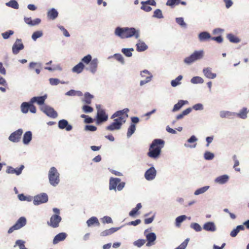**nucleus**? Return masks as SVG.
I'll return each mask as SVG.
<instances>
[{"label": "nucleus", "mask_w": 249, "mask_h": 249, "mask_svg": "<svg viewBox=\"0 0 249 249\" xmlns=\"http://www.w3.org/2000/svg\"><path fill=\"white\" fill-rule=\"evenodd\" d=\"M58 12L53 8L49 10L47 13L48 18L52 20L55 19L58 17Z\"/></svg>", "instance_id": "34"}, {"label": "nucleus", "mask_w": 249, "mask_h": 249, "mask_svg": "<svg viewBox=\"0 0 249 249\" xmlns=\"http://www.w3.org/2000/svg\"><path fill=\"white\" fill-rule=\"evenodd\" d=\"M190 227L197 232L200 231L202 230L201 227L197 223H191L190 225Z\"/></svg>", "instance_id": "57"}, {"label": "nucleus", "mask_w": 249, "mask_h": 249, "mask_svg": "<svg viewBox=\"0 0 249 249\" xmlns=\"http://www.w3.org/2000/svg\"><path fill=\"white\" fill-rule=\"evenodd\" d=\"M125 183L121 181V179L117 178L111 177L109 180V190L115 192L121 191L124 188Z\"/></svg>", "instance_id": "4"}, {"label": "nucleus", "mask_w": 249, "mask_h": 249, "mask_svg": "<svg viewBox=\"0 0 249 249\" xmlns=\"http://www.w3.org/2000/svg\"><path fill=\"white\" fill-rule=\"evenodd\" d=\"M49 83L52 86H56L61 83L62 84L67 83L64 81H61L58 78H51L49 79Z\"/></svg>", "instance_id": "46"}, {"label": "nucleus", "mask_w": 249, "mask_h": 249, "mask_svg": "<svg viewBox=\"0 0 249 249\" xmlns=\"http://www.w3.org/2000/svg\"><path fill=\"white\" fill-rule=\"evenodd\" d=\"M30 101L28 102H23L20 105L21 111L23 114H26L29 110Z\"/></svg>", "instance_id": "36"}, {"label": "nucleus", "mask_w": 249, "mask_h": 249, "mask_svg": "<svg viewBox=\"0 0 249 249\" xmlns=\"http://www.w3.org/2000/svg\"><path fill=\"white\" fill-rule=\"evenodd\" d=\"M179 0H167L166 5L171 7H173L176 4L179 3Z\"/></svg>", "instance_id": "62"}, {"label": "nucleus", "mask_w": 249, "mask_h": 249, "mask_svg": "<svg viewBox=\"0 0 249 249\" xmlns=\"http://www.w3.org/2000/svg\"><path fill=\"white\" fill-rule=\"evenodd\" d=\"M176 22L182 28H186L187 24L184 22L183 18H176Z\"/></svg>", "instance_id": "53"}, {"label": "nucleus", "mask_w": 249, "mask_h": 249, "mask_svg": "<svg viewBox=\"0 0 249 249\" xmlns=\"http://www.w3.org/2000/svg\"><path fill=\"white\" fill-rule=\"evenodd\" d=\"M229 179V176L227 175H223L216 178L214 181L215 183L219 184H224L226 183Z\"/></svg>", "instance_id": "23"}, {"label": "nucleus", "mask_w": 249, "mask_h": 249, "mask_svg": "<svg viewBox=\"0 0 249 249\" xmlns=\"http://www.w3.org/2000/svg\"><path fill=\"white\" fill-rule=\"evenodd\" d=\"M25 241L22 240H18L15 242V245L14 247L16 246H18L19 249H28L25 247Z\"/></svg>", "instance_id": "52"}, {"label": "nucleus", "mask_w": 249, "mask_h": 249, "mask_svg": "<svg viewBox=\"0 0 249 249\" xmlns=\"http://www.w3.org/2000/svg\"><path fill=\"white\" fill-rule=\"evenodd\" d=\"M121 227L117 228H111L107 230H106L100 233L101 236H106L109 235L121 229Z\"/></svg>", "instance_id": "30"}, {"label": "nucleus", "mask_w": 249, "mask_h": 249, "mask_svg": "<svg viewBox=\"0 0 249 249\" xmlns=\"http://www.w3.org/2000/svg\"><path fill=\"white\" fill-rule=\"evenodd\" d=\"M249 112V110L247 107H244L239 110L238 113H235V116L242 119H246L248 117V114Z\"/></svg>", "instance_id": "24"}, {"label": "nucleus", "mask_w": 249, "mask_h": 249, "mask_svg": "<svg viewBox=\"0 0 249 249\" xmlns=\"http://www.w3.org/2000/svg\"><path fill=\"white\" fill-rule=\"evenodd\" d=\"M61 220L62 218L59 215L53 214L51 216L50 221L48 222L47 224L51 227L56 228L59 227Z\"/></svg>", "instance_id": "11"}, {"label": "nucleus", "mask_w": 249, "mask_h": 249, "mask_svg": "<svg viewBox=\"0 0 249 249\" xmlns=\"http://www.w3.org/2000/svg\"><path fill=\"white\" fill-rule=\"evenodd\" d=\"M58 126L60 129H65L67 131H70L72 129V125L70 124L68 121L65 119H62L59 121Z\"/></svg>", "instance_id": "18"}, {"label": "nucleus", "mask_w": 249, "mask_h": 249, "mask_svg": "<svg viewBox=\"0 0 249 249\" xmlns=\"http://www.w3.org/2000/svg\"><path fill=\"white\" fill-rule=\"evenodd\" d=\"M92 56L89 54L82 58L81 62H82L84 64L89 65L92 61Z\"/></svg>", "instance_id": "48"}, {"label": "nucleus", "mask_w": 249, "mask_h": 249, "mask_svg": "<svg viewBox=\"0 0 249 249\" xmlns=\"http://www.w3.org/2000/svg\"><path fill=\"white\" fill-rule=\"evenodd\" d=\"M47 95H44L41 96H35L30 99L31 103H36L39 105H42L44 104L45 100L47 99Z\"/></svg>", "instance_id": "19"}, {"label": "nucleus", "mask_w": 249, "mask_h": 249, "mask_svg": "<svg viewBox=\"0 0 249 249\" xmlns=\"http://www.w3.org/2000/svg\"><path fill=\"white\" fill-rule=\"evenodd\" d=\"M203 229L206 231L214 232L216 230V226L213 222H207L203 226Z\"/></svg>", "instance_id": "21"}, {"label": "nucleus", "mask_w": 249, "mask_h": 249, "mask_svg": "<svg viewBox=\"0 0 249 249\" xmlns=\"http://www.w3.org/2000/svg\"><path fill=\"white\" fill-rule=\"evenodd\" d=\"M67 234L65 232H60L56 235L53 239V244L55 245L59 242L64 241L67 237Z\"/></svg>", "instance_id": "25"}, {"label": "nucleus", "mask_w": 249, "mask_h": 249, "mask_svg": "<svg viewBox=\"0 0 249 249\" xmlns=\"http://www.w3.org/2000/svg\"><path fill=\"white\" fill-rule=\"evenodd\" d=\"M48 201V195L44 193H41L34 197L33 203L35 205H39Z\"/></svg>", "instance_id": "8"}, {"label": "nucleus", "mask_w": 249, "mask_h": 249, "mask_svg": "<svg viewBox=\"0 0 249 249\" xmlns=\"http://www.w3.org/2000/svg\"><path fill=\"white\" fill-rule=\"evenodd\" d=\"M146 242V240L144 239H138L133 242L134 246L138 248L142 247Z\"/></svg>", "instance_id": "55"}, {"label": "nucleus", "mask_w": 249, "mask_h": 249, "mask_svg": "<svg viewBox=\"0 0 249 249\" xmlns=\"http://www.w3.org/2000/svg\"><path fill=\"white\" fill-rule=\"evenodd\" d=\"M24 48V45L20 39H17L12 46V52L15 54L18 53L19 51Z\"/></svg>", "instance_id": "17"}, {"label": "nucleus", "mask_w": 249, "mask_h": 249, "mask_svg": "<svg viewBox=\"0 0 249 249\" xmlns=\"http://www.w3.org/2000/svg\"><path fill=\"white\" fill-rule=\"evenodd\" d=\"M27 223L26 218L25 217H20L16 222L14 225L18 230L21 229L26 225Z\"/></svg>", "instance_id": "29"}, {"label": "nucleus", "mask_w": 249, "mask_h": 249, "mask_svg": "<svg viewBox=\"0 0 249 249\" xmlns=\"http://www.w3.org/2000/svg\"><path fill=\"white\" fill-rule=\"evenodd\" d=\"M188 104L187 100H179L178 102L174 105L172 109V112H175L180 110L183 106Z\"/></svg>", "instance_id": "26"}, {"label": "nucleus", "mask_w": 249, "mask_h": 249, "mask_svg": "<svg viewBox=\"0 0 249 249\" xmlns=\"http://www.w3.org/2000/svg\"><path fill=\"white\" fill-rule=\"evenodd\" d=\"M5 5L8 7H11L15 9H18L19 8V4L16 0H10L9 1L6 2Z\"/></svg>", "instance_id": "41"}, {"label": "nucleus", "mask_w": 249, "mask_h": 249, "mask_svg": "<svg viewBox=\"0 0 249 249\" xmlns=\"http://www.w3.org/2000/svg\"><path fill=\"white\" fill-rule=\"evenodd\" d=\"M66 96H82L83 95V93L80 91L75 90L74 89H71L65 93Z\"/></svg>", "instance_id": "39"}, {"label": "nucleus", "mask_w": 249, "mask_h": 249, "mask_svg": "<svg viewBox=\"0 0 249 249\" xmlns=\"http://www.w3.org/2000/svg\"><path fill=\"white\" fill-rule=\"evenodd\" d=\"M153 17L159 19L162 18L163 16L162 15L161 10L159 9L155 10Z\"/></svg>", "instance_id": "56"}, {"label": "nucleus", "mask_w": 249, "mask_h": 249, "mask_svg": "<svg viewBox=\"0 0 249 249\" xmlns=\"http://www.w3.org/2000/svg\"><path fill=\"white\" fill-rule=\"evenodd\" d=\"M93 98V96L90 94L89 92H87L84 95V99L83 101L87 104H90L91 102V99Z\"/></svg>", "instance_id": "47"}, {"label": "nucleus", "mask_w": 249, "mask_h": 249, "mask_svg": "<svg viewBox=\"0 0 249 249\" xmlns=\"http://www.w3.org/2000/svg\"><path fill=\"white\" fill-rule=\"evenodd\" d=\"M22 133L23 130L21 128H19L12 133L9 136L8 139L13 142H18L19 141Z\"/></svg>", "instance_id": "13"}, {"label": "nucleus", "mask_w": 249, "mask_h": 249, "mask_svg": "<svg viewBox=\"0 0 249 249\" xmlns=\"http://www.w3.org/2000/svg\"><path fill=\"white\" fill-rule=\"evenodd\" d=\"M85 68V65L82 62H79L72 69V71L76 73H81Z\"/></svg>", "instance_id": "32"}, {"label": "nucleus", "mask_w": 249, "mask_h": 249, "mask_svg": "<svg viewBox=\"0 0 249 249\" xmlns=\"http://www.w3.org/2000/svg\"><path fill=\"white\" fill-rule=\"evenodd\" d=\"M189 241V238H187L178 247L175 248V249H185L188 245Z\"/></svg>", "instance_id": "59"}, {"label": "nucleus", "mask_w": 249, "mask_h": 249, "mask_svg": "<svg viewBox=\"0 0 249 249\" xmlns=\"http://www.w3.org/2000/svg\"><path fill=\"white\" fill-rule=\"evenodd\" d=\"M24 168V166L23 165H21L20 167L18 169H15L11 166H8L6 173L8 174H15L17 176H18L21 174Z\"/></svg>", "instance_id": "20"}, {"label": "nucleus", "mask_w": 249, "mask_h": 249, "mask_svg": "<svg viewBox=\"0 0 249 249\" xmlns=\"http://www.w3.org/2000/svg\"><path fill=\"white\" fill-rule=\"evenodd\" d=\"M108 118V115L106 113L105 110H100L97 113L96 124L99 125L106 122Z\"/></svg>", "instance_id": "12"}, {"label": "nucleus", "mask_w": 249, "mask_h": 249, "mask_svg": "<svg viewBox=\"0 0 249 249\" xmlns=\"http://www.w3.org/2000/svg\"><path fill=\"white\" fill-rule=\"evenodd\" d=\"M129 109L127 108H124L123 110L116 111L111 116V119H115L119 120L120 122L124 124L126 122V119L128 117V112Z\"/></svg>", "instance_id": "6"}, {"label": "nucleus", "mask_w": 249, "mask_h": 249, "mask_svg": "<svg viewBox=\"0 0 249 249\" xmlns=\"http://www.w3.org/2000/svg\"><path fill=\"white\" fill-rule=\"evenodd\" d=\"M82 109L83 111L86 113H90L93 110V109L92 107L88 105L83 106L82 107Z\"/></svg>", "instance_id": "63"}, {"label": "nucleus", "mask_w": 249, "mask_h": 249, "mask_svg": "<svg viewBox=\"0 0 249 249\" xmlns=\"http://www.w3.org/2000/svg\"><path fill=\"white\" fill-rule=\"evenodd\" d=\"M99 61L97 58H94L92 61L86 68V70L89 71L92 74L96 73L98 68Z\"/></svg>", "instance_id": "9"}, {"label": "nucleus", "mask_w": 249, "mask_h": 249, "mask_svg": "<svg viewBox=\"0 0 249 249\" xmlns=\"http://www.w3.org/2000/svg\"><path fill=\"white\" fill-rule=\"evenodd\" d=\"M190 82L193 84H202L204 82V80L202 77L197 76L191 78Z\"/></svg>", "instance_id": "45"}, {"label": "nucleus", "mask_w": 249, "mask_h": 249, "mask_svg": "<svg viewBox=\"0 0 249 249\" xmlns=\"http://www.w3.org/2000/svg\"><path fill=\"white\" fill-rule=\"evenodd\" d=\"M227 38L231 42L233 43H238L241 41L239 37L231 33L227 35Z\"/></svg>", "instance_id": "37"}, {"label": "nucleus", "mask_w": 249, "mask_h": 249, "mask_svg": "<svg viewBox=\"0 0 249 249\" xmlns=\"http://www.w3.org/2000/svg\"><path fill=\"white\" fill-rule=\"evenodd\" d=\"M148 230H145L144 231V234L146 237V241H147L146 246L150 247L155 244V241L156 240V235L154 232L147 233Z\"/></svg>", "instance_id": "10"}, {"label": "nucleus", "mask_w": 249, "mask_h": 249, "mask_svg": "<svg viewBox=\"0 0 249 249\" xmlns=\"http://www.w3.org/2000/svg\"><path fill=\"white\" fill-rule=\"evenodd\" d=\"M113 57L117 61L119 62L121 64L124 65L125 64L124 59L123 55L120 53H115L112 56H110L109 58Z\"/></svg>", "instance_id": "40"}, {"label": "nucleus", "mask_w": 249, "mask_h": 249, "mask_svg": "<svg viewBox=\"0 0 249 249\" xmlns=\"http://www.w3.org/2000/svg\"><path fill=\"white\" fill-rule=\"evenodd\" d=\"M209 188V186H205L199 188L195 191L194 195L195 196H198L201 194H203L205 193L206 192H207Z\"/></svg>", "instance_id": "38"}, {"label": "nucleus", "mask_w": 249, "mask_h": 249, "mask_svg": "<svg viewBox=\"0 0 249 249\" xmlns=\"http://www.w3.org/2000/svg\"><path fill=\"white\" fill-rule=\"evenodd\" d=\"M60 174L56 168L52 167L48 172L49 183L53 187L56 186L60 182Z\"/></svg>", "instance_id": "5"}, {"label": "nucleus", "mask_w": 249, "mask_h": 249, "mask_svg": "<svg viewBox=\"0 0 249 249\" xmlns=\"http://www.w3.org/2000/svg\"><path fill=\"white\" fill-rule=\"evenodd\" d=\"M157 171L154 167H151L146 171L144 173V177L147 180H153L156 176Z\"/></svg>", "instance_id": "15"}, {"label": "nucleus", "mask_w": 249, "mask_h": 249, "mask_svg": "<svg viewBox=\"0 0 249 249\" xmlns=\"http://www.w3.org/2000/svg\"><path fill=\"white\" fill-rule=\"evenodd\" d=\"M42 36L43 32L42 31H36L33 33L32 38L34 41H36L37 38L41 37Z\"/></svg>", "instance_id": "50"}, {"label": "nucleus", "mask_w": 249, "mask_h": 249, "mask_svg": "<svg viewBox=\"0 0 249 249\" xmlns=\"http://www.w3.org/2000/svg\"><path fill=\"white\" fill-rule=\"evenodd\" d=\"M142 207V205L141 203H138L135 208H133L129 213V215L130 216L133 217L138 213V211L141 209Z\"/></svg>", "instance_id": "44"}, {"label": "nucleus", "mask_w": 249, "mask_h": 249, "mask_svg": "<svg viewBox=\"0 0 249 249\" xmlns=\"http://www.w3.org/2000/svg\"><path fill=\"white\" fill-rule=\"evenodd\" d=\"M124 124L118 120L114 119L113 122L109 125L106 127V129L109 131L118 130L121 128Z\"/></svg>", "instance_id": "14"}, {"label": "nucleus", "mask_w": 249, "mask_h": 249, "mask_svg": "<svg viewBox=\"0 0 249 249\" xmlns=\"http://www.w3.org/2000/svg\"><path fill=\"white\" fill-rule=\"evenodd\" d=\"M187 216L185 215H182L177 217L176 218V225L177 227H179L180 224L186 219Z\"/></svg>", "instance_id": "51"}, {"label": "nucleus", "mask_w": 249, "mask_h": 249, "mask_svg": "<svg viewBox=\"0 0 249 249\" xmlns=\"http://www.w3.org/2000/svg\"><path fill=\"white\" fill-rule=\"evenodd\" d=\"M165 142L160 139H154L150 144L147 155L153 159L159 158L161 152V149L164 147Z\"/></svg>", "instance_id": "2"}, {"label": "nucleus", "mask_w": 249, "mask_h": 249, "mask_svg": "<svg viewBox=\"0 0 249 249\" xmlns=\"http://www.w3.org/2000/svg\"><path fill=\"white\" fill-rule=\"evenodd\" d=\"M144 74H147L148 76L146 77V79L141 80L140 82V85L142 86L146 83L149 82L153 77L151 73L147 70H144L141 71L140 75L142 78L144 77Z\"/></svg>", "instance_id": "16"}, {"label": "nucleus", "mask_w": 249, "mask_h": 249, "mask_svg": "<svg viewBox=\"0 0 249 249\" xmlns=\"http://www.w3.org/2000/svg\"><path fill=\"white\" fill-rule=\"evenodd\" d=\"M58 27L63 32V34L64 36L66 37L70 36V35L68 32V31L63 26L59 25L58 26Z\"/></svg>", "instance_id": "64"}, {"label": "nucleus", "mask_w": 249, "mask_h": 249, "mask_svg": "<svg viewBox=\"0 0 249 249\" xmlns=\"http://www.w3.org/2000/svg\"><path fill=\"white\" fill-rule=\"evenodd\" d=\"M136 130V126L134 124H131L129 126L127 132V138H130L132 134L135 132Z\"/></svg>", "instance_id": "49"}, {"label": "nucleus", "mask_w": 249, "mask_h": 249, "mask_svg": "<svg viewBox=\"0 0 249 249\" xmlns=\"http://www.w3.org/2000/svg\"><path fill=\"white\" fill-rule=\"evenodd\" d=\"M134 51V49L131 48H123L121 50L122 53L126 57H131L132 55V52Z\"/></svg>", "instance_id": "43"}, {"label": "nucleus", "mask_w": 249, "mask_h": 249, "mask_svg": "<svg viewBox=\"0 0 249 249\" xmlns=\"http://www.w3.org/2000/svg\"><path fill=\"white\" fill-rule=\"evenodd\" d=\"M137 51L138 52H143L147 50L148 48L146 44L140 39H138L136 44Z\"/></svg>", "instance_id": "31"}, {"label": "nucleus", "mask_w": 249, "mask_h": 249, "mask_svg": "<svg viewBox=\"0 0 249 249\" xmlns=\"http://www.w3.org/2000/svg\"><path fill=\"white\" fill-rule=\"evenodd\" d=\"M198 37L200 42H204L211 39L212 37L209 33L204 31L198 34Z\"/></svg>", "instance_id": "27"}, {"label": "nucleus", "mask_w": 249, "mask_h": 249, "mask_svg": "<svg viewBox=\"0 0 249 249\" xmlns=\"http://www.w3.org/2000/svg\"><path fill=\"white\" fill-rule=\"evenodd\" d=\"M192 109L198 111L202 110L204 109L203 105L201 103H198L194 105L192 107Z\"/></svg>", "instance_id": "61"}, {"label": "nucleus", "mask_w": 249, "mask_h": 249, "mask_svg": "<svg viewBox=\"0 0 249 249\" xmlns=\"http://www.w3.org/2000/svg\"><path fill=\"white\" fill-rule=\"evenodd\" d=\"M214 154L209 151H206L204 154V158L206 160H212L214 158Z\"/></svg>", "instance_id": "54"}, {"label": "nucleus", "mask_w": 249, "mask_h": 249, "mask_svg": "<svg viewBox=\"0 0 249 249\" xmlns=\"http://www.w3.org/2000/svg\"><path fill=\"white\" fill-rule=\"evenodd\" d=\"M204 56V52L203 50L195 51L190 55L184 59L183 62L187 65H191L196 61L202 59Z\"/></svg>", "instance_id": "3"}, {"label": "nucleus", "mask_w": 249, "mask_h": 249, "mask_svg": "<svg viewBox=\"0 0 249 249\" xmlns=\"http://www.w3.org/2000/svg\"><path fill=\"white\" fill-rule=\"evenodd\" d=\"M40 110L48 117L54 119L56 118L58 114L54 109L48 105H43L40 107Z\"/></svg>", "instance_id": "7"}, {"label": "nucleus", "mask_w": 249, "mask_h": 249, "mask_svg": "<svg viewBox=\"0 0 249 249\" xmlns=\"http://www.w3.org/2000/svg\"><path fill=\"white\" fill-rule=\"evenodd\" d=\"M219 115L221 118H230L233 116H235V112H231L230 111L222 110L220 111Z\"/></svg>", "instance_id": "33"}, {"label": "nucleus", "mask_w": 249, "mask_h": 249, "mask_svg": "<svg viewBox=\"0 0 249 249\" xmlns=\"http://www.w3.org/2000/svg\"><path fill=\"white\" fill-rule=\"evenodd\" d=\"M14 33V31L12 30H9L5 32L2 33L1 34V36L4 39H7L9 38L10 36L13 35Z\"/></svg>", "instance_id": "58"}, {"label": "nucleus", "mask_w": 249, "mask_h": 249, "mask_svg": "<svg viewBox=\"0 0 249 249\" xmlns=\"http://www.w3.org/2000/svg\"><path fill=\"white\" fill-rule=\"evenodd\" d=\"M32 139V133L30 131H26L23 135L22 142L25 144H28Z\"/></svg>", "instance_id": "28"}, {"label": "nucleus", "mask_w": 249, "mask_h": 249, "mask_svg": "<svg viewBox=\"0 0 249 249\" xmlns=\"http://www.w3.org/2000/svg\"><path fill=\"white\" fill-rule=\"evenodd\" d=\"M88 227H91L93 225H96L98 226L100 225V223L98 218L95 216H92L86 222Z\"/></svg>", "instance_id": "35"}, {"label": "nucleus", "mask_w": 249, "mask_h": 249, "mask_svg": "<svg viewBox=\"0 0 249 249\" xmlns=\"http://www.w3.org/2000/svg\"><path fill=\"white\" fill-rule=\"evenodd\" d=\"M84 129L85 131L94 132L97 130V127L92 125H86Z\"/></svg>", "instance_id": "60"}, {"label": "nucleus", "mask_w": 249, "mask_h": 249, "mask_svg": "<svg viewBox=\"0 0 249 249\" xmlns=\"http://www.w3.org/2000/svg\"><path fill=\"white\" fill-rule=\"evenodd\" d=\"M115 36L122 39L135 37L138 39L140 37V31L134 27H117L114 31Z\"/></svg>", "instance_id": "1"}, {"label": "nucleus", "mask_w": 249, "mask_h": 249, "mask_svg": "<svg viewBox=\"0 0 249 249\" xmlns=\"http://www.w3.org/2000/svg\"><path fill=\"white\" fill-rule=\"evenodd\" d=\"M203 73L206 78L209 79H214L216 77V74L212 72V68L210 67L204 68L203 69Z\"/></svg>", "instance_id": "22"}, {"label": "nucleus", "mask_w": 249, "mask_h": 249, "mask_svg": "<svg viewBox=\"0 0 249 249\" xmlns=\"http://www.w3.org/2000/svg\"><path fill=\"white\" fill-rule=\"evenodd\" d=\"M183 76L181 75H178L175 79L171 81V85L173 87H176L181 84L180 81L182 79Z\"/></svg>", "instance_id": "42"}]
</instances>
